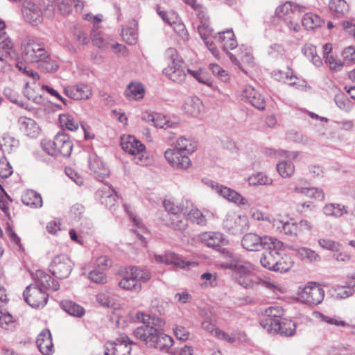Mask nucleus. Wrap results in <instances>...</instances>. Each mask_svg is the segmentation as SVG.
Instances as JSON below:
<instances>
[{
  "instance_id": "obj_42",
  "label": "nucleus",
  "mask_w": 355,
  "mask_h": 355,
  "mask_svg": "<svg viewBox=\"0 0 355 355\" xmlns=\"http://www.w3.org/2000/svg\"><path fill=\"white\" fill-rule=\"evenodd\" d=\"M187 213L188 219H189L191 223L200 226H205L207 225V220L206 216L198 209H191L189 211H188Z\"/></svg>"
},
{
  "instance_id": "obj_9",
  "label": "nucleus",
  "mask_w": 355,
  "mask_h": 355,
  "mask_svg": "<svg viewBox=\"0 0 355 355\" xmlns=\"http://www.w3.org/2000/svg\"><path fill=\"white\" fill-rule=\"evenodd\" d=\"M26 18L31 24H37L42 21V15L49 18L55 15V5L53 0H39L38 6L32 4L24 10Z\"/></svg>"
},
{
  "instance_id": "obj_43",
  "label": "nucleus",
  "mask_w": 355,
  "mask_h": 355,
  "mask_svg": "<svg viewBox=\"0 0 355 355\" xmlns=\"http://www.w3.org/2000/svg\"><path fill=\"white\" fill-rule=\"evenodd\" d=\"M314 314L317 319L329 324H334L337 327H346L347 325V322L340 320L339 317H329L319 311L315 312Z\"/></svg>"
},
{
  "instance_id": "obj_25",
  "label": "nucleus",
  "mask_w": 355,
  "mask_h": 355,
  "mask_svg": "<svg viewBox=\"0 0 355 355\" xmlns=\"http://www.w3.org/2000/svg\"><path fill=\"white\" fill-rule=\"evenodd\" d=\"M329 10L334 19H340L345 18L349 13V6L345 0H330Z\"/></svg>"
},
{
  "instance_id": "obj_50",
  "label": "nucleus",
  "mask_w": 355,
  "mask_h": 355,
  "mask_svg": "<svg viewBox=\"0 0 355 355\" xmlns=\"http://www.w3.org/2000/svg\"><path fill=\"white\" fill-rule=\"evenodd\" d=\"M147 121H153L155 127L161 128H167L171 126L170 122L166 119V117L159 114L148 115Z\"/></svg>"
},
{
  "instance_id": "obj_23",
  "label": "nucleus",
  "mask_w": 355,
  "mask_h": 355,
  "mask_svg": "<svg viewBox=\"0 0 355 355\" xmlns=\"http://www.w3.org/2000/svg\"><path fill=\"white\" fill-rule=\"evenodd\" d=\"M89 167L92 173L94 174V178L101 181L109 175V169L105 166L101 158L96 154H91L89 157Z\"/></svg>"
},
{
  "instance_id": "obj_20",
  "label": "nucleus",
  "mask_w": 355,
  "mask_h": 355,
  "mask_svg": "<svg viewBox=\"0 0 355 355\" xmlns=\"http://www.w3.org/2000/svg\"><path fill=\"white\" fill-rule=\"evenodd\" d=\"M242 96L255 108L263 110L266 107L264 96L254 87L248 85L243 90Z\"/></svg>"
},
{
  "instance_id": "obj_17",
  "label": "nucleus",
  "mask_w": 355,
  "mask_h": 355,
  "mask_svg": "<svg viewBox=\"0 0 355 355\" xmlns=\"http://www.w3.org/2000/svg\"><path fill=\"white\" fill-rule=\"evenodd\" d=\"M188 155L175 149H168L164 153V157L168 164L177 169H186L189 167L191 160Z\"/></svg>"
},
{
  "instance_id": "obj_61",
  "label": "nucleus",
  "mask_w": 355,
  "mask_h": 355,
  "mask_svg": "<svg viewBox=\"0 0 355 355\" xmlns=\"http://www.w3.org/2000/svg\"><path fill=\"white\" fill-rule=\"evenodd\" d=\"M342 55L343 57L342 62H345V64L355 62V49L352 46L345 48L343 51Z\"/></svg>"
},
{
  "instance_id": "obj_46",
  "label": "nucleus",
  "mask_w": 355,
  "mask_h": 355,
  "mask_svg": "<svg viewBox=\"0 0 355 355\" xmlns=\"http://www.w3.org/2000/svg\"><path fill=\"white\" fill-rule=\"evenodd\" d=\"M174 31L184 41H187L189 38V33L186 28L185 25L182 21L178 19L173 20L172 25H171Z\"/></svg>"
},
{
  "instance_id": "obj_33",
  "label": "nucleus",
  "mask_w": 355,
  "mask_h": 355,
  "mask_svg": "<svg viewBox=\"0 0 355 355\" xmlns=\"http://www.w3.org/2000/svg\"><path fill=\"white\" fill-rule=\"evenodd\" d=\"M23 203L26 205L39 208L42 206V199L40 193L33 190L27 191L21 197Z\"/></svg>"
},
{
  "instance_id": "obj_16",
  "label": "nucleus",
  "mask_w": 355,
  "mask_h": 355,
  "mask_svg": "<svg viewBox=\"0 0 355 355\" xmlns=\"http://www.w3.org/2000/svg\"><path fill=\"white\" fill-rule=\"evenodd\" d=\"M128 337L118 338L113 342L105 344V355H130L132 347Z\"/></svg>"
},
{
  "instance_id": "obj_57",
  "label": "nucleus",
  "mask_w": 355,
  "mask_h": 355,
  "mask_svg": "<svg viewBox=\"0 0 355 355\" xmlns=\"http://www.w3.org/2000/svg\"><path fill=\"white\" fill-rule=\"evenodd\" d=\"M324 58L325 59L326 63L329 64L330 69L333 71H340L345 65V62H342L341 60L335 58L332 55H327L324 56Z\"/></svg>"
},
{
  "instance_id": "obj_38",
  "label": "nucleus",
  "mask_w": 355,
  "mask_h": 355,
  "mask_svg": "<svg viewBox=\"0 0 355 355\" xmlns=\"http://www.w3.org/2000/svg\"><path fill=\"white\" fill-rule=\"evenodd\" d=\"M184 3L190 6L197 15L198 18L203 21H207L208 19L207 16V9L198 0H182Z\"/></svg>"
},
{
  "instance_id": "obj_39",
  "label": "nucleus",
  "mask_w": 355,
  "mask_h": 355,
  "mask_svg": "<svg viewBox=\"0 0 355 355\" xmlns=\"http://www.w3.org/2000/svg\"><path fill=\"white\" fill-rule=\"evenodd\" d=\"M302 52L315 66L320 67L322 64V60L316 53V47L313 44H306L302 47Z\"/></svg>"
},
{
  "instance_id": "obj_11",
  "label": "nucleus",
  "mask_w": 355,
  "mask_h": 355,
  "mask_svg": "<svg viewBox=\"0 0 355 355\" xmlns=\"http://www.w3.org/2000/svg\"><path fill=\"white\" fill-rule=\"evenodd\" d=\"M73 268V263L66 254L55 256L49 266L51 274L58 279H65L69 276Z\"/></svg>"
},
{
  "instance_id": "obj_29",
  "label": "nucleus",
  "mask_w": 355,
  "mask_h": 355,
  "mask_svg": "<svg viewBox=\"0 0 355 355\" xmlns=\"http://www.w3.org/2000/svg\"><path fill=\"white\" fill-rule=\"evenodd\" d=\"M37 345L44 355H50L53 351L51 334L49 329L43 330L37 338Z\"/></svg>"
},
{
  "instance_id": "obj_22",
  "label": "nucleus",
  "mask_w": 355,
  "mask_h": 355,
  "mask_svg": "<svg viewBox=\"0 0 355 355\" xmlns=\"http://www.w3.org/2000/svg\"><path fill=\"white\" fill-rule=\"evenodd\" d=\"M211 185L213 188H215L216 191L220 193L221 196L228 200L241 205H245L248 204V200L236 191L223 185H220L214 182H211Z\"/></svg>"
},
{
  "instance_id": "obj_40",
  "label": "nucleus",
  "mask_w": 355,
  "mask_h": 355,
  "mask_svg": "<svg viewBox=\"0 0 355 355\" xmlns=\"http://www.w3.org/2000/svg\"><path fill=\"white\" fill-rule=\"evenodd\" d=\"M39 69L41 71L46 73H51L57 71L59 65L54 58H53L49 53H47V58H44V60H40Z\"/></svg>"
},
{
  "instance_id": "obj_48",
  "label": "nucleus",
  "mask_w": 355,
  "mask_h": 355,
  "mask_svg": "<svg viewBox=\"0 0 355 355\" xmlns=\"http://www.w3.org/2000/svg\"><path fill=\"white\" fill-rule=\"evenodd\" d=\"M59 120L62 125L71 131H76L78 128V123L69 114H60Z\"/></svg>"
},
{
  "instance_id": "obj_7",
  "label": "nucleus",
  "mask_w": 355,
  "mask_h": 355,
  "mask_svg": "<svg viewBox=\"0 0 355 355\" xmlns=\"http://www.w3.org/2000/svg\"><path fill=\"white\" fill-rule=\"evenodd\" d=\"M21 46V57L26 62L37 63L40 60L47 58L48 51L46 49L31 37L23 39Z\"/></svg>"
},
{
  "instance_id": "obj_52",
  "label": "nucleus",
  "mask_w": 355,
  "mask_h": 355,
  "mask_svg": "<svg viewBox=\"0 0 355 355\" xmlns=\"http://www.w3.org/2000/svg\"><path fill=\"white\" fill-rule=\"evenodd\" d=\"M88 278L96 284H103L107 282V277L105 272L98 268L92 270L88 275Z\"/></svg>"
},
{
  "instance_id": "obj_12",
  "label": "nucleus",
  "mask_w": 355,
  "mask_h": 355,
  "mask_svg": "<svg viewBox=\"0 0 355 355\" xmlns=\"http://www.w3.org/2000/svg\"><path fill=\"white\" fill-rule=\"evenodd\" d=\"M25 302L33 308L43 307L48 301L49 295L37 286L30 285L23 293Z\"/></svg>"
},
{
  "instance_id": "obj_45",
  "label": "nucleus",
  "mask_w": 355,
  "mask_h": 355,
  "mask_svg": "<svg viewBox=\"0 0 355 355\" xmlns=\"http://www.w3.org/2000/svg\"><path fill=\"white\" fill-rule=\"evenodd\" d=\"M12 201V200L10 196L8 195L3 187L0 184V209L8 218H10V214L9 212L8 203Z\"/></svg>"
},
{
  "instance_id": "obj_1",
  "label": "nucleus",
  "mask_w": 355,
  "mask_h": 355,
  "mask_svg": "<svg viewBox=\"0 0 355 355\" xmlns=\"http://www.w3.org/2000/svg\"><path fill=\"white\" fill-rule=\"evenodd\" d=\"M137 318L141 324L134 330V336L148 347L168 352L173 345V340L163 331L165 321L161 318L143 313H138Z\"/></svg>"
},
{
  "instance_id": "obj_37",
  "label": "nucleus",
  "mask_w": 355,
  "mask_h": 355,
  "mask_svg": "<svg viewBox=\"0 0 355 355\" xmlns=\"http://www.w3.org/2000/svg\"><path fill=\"white\" fill-rule=\"evenodd\" d=\"M197 148L196 142L191 141L184 137H180L177 139L175 150L186 154L193 153Z\"/></svg>"
},
{
  "instance_id": "obj_3",
  "label": "nucleus",
  "mask_w": 355,
  "mask_h": 355,
  "mask_svg": "<svg viewBox=\"0 0 355 355\" xmlns=\"http://www.w3.org/2000/svg\"><path fill=\"white\" fill-rule=\"evenodd\" d=\"M150 279L148 270L137 266H129L123 272L122 279L118 285L123 290L139 292L141 289V282H146Z\"/></svg>"
},
{
  "instance_id": "obj_63",
  "label": "nucleus",
  "mask_w": 355,
  "mask_h": 355,
  "mask_svg": "<svg viewBox=\"0 0 355 355\" xmlns=\"http://www.w3.org/2000/svg\"><path fill=\"white\" fill-rule=\"evenodd\" d=\"M12 173V167L9 162L5 158L0 160V176L2 178H7Z\"/></svg>"
},
{
  "instance_id": "obj_15",
  "label": "nucleus",
  "mask_w": 355,
  "mask_h": 355,
  "mask_svg": "<svg viewBox=\"0 0 355 355\" xmlns=\"http://www.w3.org/2000/svg\"><path fill=\"white\" fill-rule=\"evenodd\" d=\"M230 268L236 270L235 279L245 288H253L258 283V278L250 270L240 263H231Z\"/></svg>"
},
{
  "instance_id": "obj_58",
  "label": "nucleus",
  "mask_w": 355,
  "mask_h": 355,
  "mask_svg": "<svg viewBox=\"0 0 355 355\" xmlns=\"http://www.w3.org/2000/svg\"><path fill=\"white\" fill-rule=\"evenodd\" d=\"M297 252L302 259H307L313 261L318 257V254L314 250L307 248H301L297 250Z\"/></svg>"
},
{
  "instance_id": "obj_41",
  "label": "nucleus",
  "mask_w": 355,
  "mask_h": 355,
  "mask_svg": "<svg viewBox=\"0 0 355 355\" xmlns=\"http://www.w3.org/2000/svg\"><path fill=\"white\" fill-rule=\"evenodd\" d=\"M323 212L329 216L340 217L345 213H347V210L344 206L340 204L331 203L324 207Z\"/></svg>"
},
{
  "instance_id": "obj_55",
  "label": "nucleus",
  "mask_w": 355,
  "mask_h": 355,
  "mask_svg": "<svg viewBox=\"0 0 355 355\" xmlns=\"http://www.w3.org/2000/svg\"><path fill=\"white\" fill-rule=\"evenodd\" d=\"M125 92L127 96L139 98L142 97L144 90L139 85L130 84Z\"/></svg>"
},
{
  "instance_id": "obj_30",
  "label": "nucleus",
  "mask_w": 355,
  "mask_h": 355,
  "mask_svg": "<svg viewBox=\"0 0 355 355\" xmlns=\"http://www.w3.org/2000/svg\"><path fill=\"white\" fill-rule=\"evenodd\" d=\"M214 38H218L221 46L225 52L235 49L238 45L232 30L218 33L217 35L214 36Z\"/></svg>"
},
{
  "instance_id": "obj_60",
  "label": "nucleus",
  "mask_w": 355,
  "mask_h": 355,
  "mask_svg": "<svg viewBox=\"0 0 355 355\" xmlns=\"http://www.w3.org/2000/svg\"><path fill=\"white\" fill-rule=\"evenodd\" d=\"M200 279L203 281L201 286L203 287L215 286L217 284L216 277L211 272H205L200 276Z\"/></svg>"
},
{
  "instance_id": "obj_31",
  "label": "nucleus",
  "mask_w": 355,
  "mask_h": 355,
  "mask_svg": "<svg viewBox=\"0 0 355 355\" xmlns=\"http://www.w3.org/2000/svg\"><path fill=\"white\" fill-rule=\"evenodd\" d=\"M19 123L21 130L27 136L34 137L38 133L39 127L33 119L27 117H20Z\"/></svg>"
},
{
  "instance_id": "obj_19",
  "label": "nucleus",
  "mask_w": 355,
  "mask_h": 355,
  "mask_svg": "<svg viewBox=\"0 0 355 355\" xmlns=\"http://www.w3.org/2000/svg\"><path fill=\"white\" fill-rule=\"evenodd\" d=\"M64 91L69 98L76 101L88 99L92 94L90 86L83 83L68 86L64 88Z\"/></svg>"
},
{
  "instance_id": "obj_21",
  "label": "nucleus",
  "mask_w": 355,
  "mask_h": 355,
  "mask_svg": "<svg viewBox=\"0 0 355 355\" xmlns=\"http://www.w3.org/2000/svg\"><path fill=\"white\" fill-rule=\"evenodd\" d=\"M155 259L157 262L164 263L167 265H173L180 268H189L193 263L182 259V257L172 252H166L163 255L155 254Z\"/></svg>"
},
{
  "instance_id": "obj_2",
  "label": "nucleus",
  "mask_w": 355,
  "mask_h": 355,
  "mask_svg": "<svg viewBox=\"0 0 355 355\" xmlns=\"http://www.w3.org/2000/svg\"><path fill=\"white\" fill-rule=\"evenodd\" d=\"M264 252L260 257V263L269 270L288 272L293 266L291 258L284 253V244L282 241L273 238L272 245L265 248Z\"/></svg>"
},
{
  "instance_id": "obj_35",
  "label": "nucleus",
  "mask_w": 355,
  "mask_h": 355,
  "mask_svg": "<svg viewBox=\"0 0 355 355\" xmlns=\"http://www.w3.org/2000/svg\"><path fill=\"white\" fill-rule=\"evenodd\" d=\"M184 108L189 114L197 116L201 112L202 103L200 99L196 96L191 97L186 101Z\"/></svg>"
},
{
  "instance_id": "obj_49",
  "label": "nucleus",
  "mask_w": 355,
  "mask_h": 355,
  "mask_svg": "<svg viewBox=\"0 0 355 355\" xmlns=\"http://www.w3.org/2000/svg\"><path fill=\"white\" fill-rule=\"evenodd\" d=\"M55 14L59 12L60 15L64 16L69 15L72 10V6L67 0L58 1L55 2Z\"/></svg>"
},
{
  "instance_id": "obj_32",
  "label": "nucleus",
  "mask_w": 355,
  "mask_h": 355,
  "mask_svg": "<svg viewBox=\"0 0 355 355\" xmlns=\"http://www.w3.org/2000/svg\"><path fill=\"white\" fill-rule=\"evenodd\" d=\"M60 306L63 311L71 316L82 318L85 313L83 306L71 300L62 301Z\"/></svg>"
},
{
  "instance_id": "obj_26",
  "label": "nucleus",
  "mask_w": 355,
  "mask_h": 355,
  "mask_svg": "<svg viewBox=\"0 0 355 355\" xmlns=\"http://www.w3.org/2000/svg\"><path fill=\"white\" fill-rule=\"evenodd\" d=\"M163 205L165 210L168 212L166 217L168 218L178 216L181 213L187 214L188 209H189V207L192 206V202L189 200L186 199L182 200V204L180 205H176L173 202L169 200H164Z\"/></svg>"
},
{
  "instance_id": "obj_47",
  "label": "nucleus",
  "mask_w": 355,
  "mask_h": 355,
  "mask_svg": "<svg viewBox=\"0 0 355 355\" xmlns=\"http://www.w3.org/2000/svg\"><path fill=\"white\" fill-rule=\"evenodd\" d=\"M318 244L322 248L335 252H339L342 247L339 243L329 239H320Z\"/></svg>"
},
{
  "instance_id": "obj_5",
  "label": "nucleus",
  "mask_w": 355,
  "mask_h": 355,
  "mask_svg": "<svg viewBox=\"0 0 355 355\" xmlns=\"http://www.w3.org/2000/svg\"><path fill=\"white\" fill-rule=\"evenodd\" d=\"M43 150L49 155L68 157L70 156L73 144L69 136L64 133H58L53 141H44L42 142Z\"/></svg>"
},
{
  "instance_id": "obj_24",
  "label": "nucleus",
  "mask_w": 355,
  "mask_h": 355,
  "mask_svg": "<svg viewBox=\"0 0 355 355\" xmlns=\"http://www.w3.org/2000/svg\"><path fill=\"white\" fill-rule=\"evenodd\" d=\"M271 327L270 333L279 334L284 336H292L295 334L297 324L291 320L282 318L277 323L273 324Z\"/></svg>"
},
{
  "instance_id": "obj_56",
  "label": "nucleus",
  "mask_w": 355,
  "mask_h": 355,
  "mask_svg": "<svg viewBox=\"0 0 355 355\" xmlns=\"http://www.w3.org/2000/svg\"><path fill=\"white\" fill-rule=\"evenodd\" d=\"M278 229L286 235H297L298 233V225L295 223L286 222L279 226Z\"/></svg>"
},
{
  "instance_id": "obj_62",
  "label": "nucleus",
  "mask_w": 355,
  "mask_h": 355,
  "mask_svg": "<svg viewBox=\"0 0 355 355\" xmlns=\"http://www.w3.org/2000/svg\"><path fill=\"white\" fill-rule=\"evenodd\" d=\"M338 298L345 299L354 294L353 288L348 286H338L335 290Z\"/></svg>"
},
{
  "instance_id": "obj_10",
  "label": "nucleus",
  "mask_w": 355,
  "mask_h": 355,
  "mask_svg": "<svg viewBox=\"0 0 355 355\" xmlns=\"http://www.w3.org/2000/svg\"><path fill=\"white\" fill-rule=\"evenodd\" d=\"M324 297V290L315 282H309L297 292V299L302 303L314 306L320 304Z\"/></svg>"
},
{
  "instance_id": "obj_53",
  "label": "nucleus",
  "mask_w": 355,
  "mask_h": 355,
  "mask_svg": "<svg viewBox=\"0 0 355 355\" xmlns=\"http://www.w3.org/2000/svg\"><path fill=\"white\" fill-rule=\"evenodd\" d=\"M187 72L193 77L196 80H197L199 83L205 84L208 86L211 85V81L208 78L206 73L202 69L199 70H191L187 69Z\"/></svg>"
},
{
  "instance_id": "obj_27",
  "label": "nucleus",
  "mask_w": 355,
  "mask_h": 355,
  "mask_svg": "<svg viewBox=\"0 0 355 355\" xmlns=\"http://www.w3.org/2000/svg\"><path fill=\"white\" fill-rule=\"evenodd\" d=\"M35 282L37 286L44 289L51 288L56 291L60 288L59 283L54 280L51 276L42 270H37L35 272Z\"/></svg>"
},
{
  "instance_id": "obj_6",
  "label": "nucleus",
  "mask_w": 355,
  "mask_h": 355,
  "mask_svg": "<svg viewBox=\"0 0 355 355\" xmlns=\"http://www.w3.org/2000/svg\"><path fill=\"white\" fill-rule=\"evenodd\" d=\"M200 241L207 247L220 252L225 258L235 259V256L225 248L229 243L225 236L219 232H205L199 235Z\"/></svg>"
},
{
  "instance_id": "obj_51",
  "label": "nucleus",
  "mask_w": 355,
  "mask_h": 355,
  "mask_svg": "<svg viewBox=\"0 0 355 355\" xmlns=\"http://www.w3.org/2000/svg\"><path fill=\"white\" fill-rule=\"evenodd\" d=\"M248 182L250 185H263L272 183V180L262 173H257L249 177Z\"/></svg>"
},
{
  "instance_id": "obj_44",
  "label": "nucleus",
  "mask_w": 355,
  "mask_h": 355,
  "mask_svg": "<svg viewBox=\"0 0 355 355\" xmlns=\"http://www.w3.org/2000/svg\"><path fill=\"white\" fill-rule=\"evenodd\" d=\"M277 170L282 178H286L291 177L294 173L295 166L291 162L283 161L277 164Z\"/></svg>"
},
{
  "instance_id": "obj_18",
  "label": "nucleus",
  "mask_w": 355,
  "mask_h": 355,
  "mask_svg": "<svg viewBox=\"0 0 355 355\" xmlns=\"http://www.w3.org/2000/svg\"><path fill=\"white\" fill-rule=\"evenodd\" d=\"M283 312V309L278 306H270L266 309L263 316L259 322L261 326L266 329L268 332H271V327L273 326V324L282 319Z\"/></svg>"
},
{
  "instance_id": "obj_14",
  "label": "nucleus",
  "mask_w": 355,
  "mask_h": 355,
  "mask_svg": "<svg viewBox=\"0 0 355 355\" xmlns=\"http://www.w3.org/2000/svg\"><path fill=\"white\" fill-rule=\"evenodd\" d=\"M247 223L245 216H241L234 213H229L223 220V226L228 233L239 235L246 230Z\"/></svg>"
},
{
  "instance_id": "obj_28",
  "label": "nucleus",
  "mask_w": 355,
  "mask_h": 355,
  "mask_svg": "<svg viewBox=\"0 0 355 355\" xmlns=\"http://www.w3.org/2000/svg\"><path fill=\"white\" fill-rule=\"evenodd\" d=\"M101 204L111 209L116 202V193L110 185H105L96 192Z\"/></svg>"
},
{
  "instance_id": "obj_13",
  "label": "nucleus",
  "mask_w": 355,
  "mask_h": 355,
  "mask_svg": "<svg viewBox=\"0 0 355 355\" xmlns=\"http://www.w3.org/2000/svg\"><path fill=\"white\" fill-rule=\"evenodd\" d=\"M271 236H261L254 233L245 234L241 240V245L248 251H259L272 245Z\"/></svg>"
},
{
  "instance_id": "obj_34",
  "label": "nucleus",
  "mask_w": 355,
  "mask_h": 355,
  "mask_svg": "<svg viewBox=\"0 0 355 355\" xmlns=\"http://www.w3.org/2000/svg\"><path fill=\"white\" fill-rule=\"evenodd\" d=\"M0 49L2 50V54L0 57L3 60L15 55L13 49V43L6 33L0 32Z\"/></svg>"
},
{
  "instance_id": "obj_36",
  "label": "nucleus",
  "mask_w": 355,
  "mask_h": 355,
  "mask_svg": "<svg viewBox=\"0 0 355 355\" xmlns=\"http://www.w3.org/2000/svg\"><path fill=\"white\" fill-rule=\"evenodd\" d=\"M166 225L175 231L181 233L184 232L187 228V219L180 214L170 217L167 219Z\"/></svg>"
},
{
  "instance_id": "obj_8",
  "label": "nucleus",
  "mask_w": 355,
  "mask_h": 355,
  "mask_svg": "<svg viewBox=\"0 0 355 355\" xmlns=\"http://www.w3.org/2000/svg\"><path fill=\"white\" fill-rule=\"evenodd\" d=\"M121 146L125 153L134 156L137 164L144 165L147 164L148 157L146 156V147L134 136H123L121 138Z\"/></svg>"
},
{
  "instance_id": "obj_59",
  "label": "nucleus",
  "mask_w": 355,
  "mask_h": 355,
  "mask_svg": "<svg viewBox=\"0 0 355 355\" xmlns=\"http://www.w3.org/2000/svg\"><path fill=\"white\" fill-rule=\"evenodd\" d=\"M16 67L24 74L33 78V80H38L40 78V75L37 72L31 69L21 62H17L16 64Z\"/></svg>"
},
{
  "instance_id": "obj_54",
  "label": "nucleus",
  "mask_w": 355,
  "mask_h": 355,
  "mask_svg": "<svg viewBox=\"0 0 355 355\" xmlns=\"http://www.w3.org/2000/svg\"><path fill=\"white\" fill-rule=\"evenodd\" d=\"M121 36L124 41L128 44L132 45L136 43L137 35L135 30L131 27L123 28Z\"/></svg>"
},
{
  "instance_id": "obj_64",
  "label": "nucleus",
  "mask_w": 355,
  "mask_h": 355,
  "mask_svg": "<svg viewBox=\"0 0 355 355\" xmlns=\"http://www.w3.org/2000/svg\"><path fill=\"white\" fill-rule=\"evenodd\" d=\"M289 139L296 143L308 144L309 139L300 132H291L288 135Z\"/></svg>"
},
{
  "instance_id": "obj_4",
  "label": "nucleus",
  "mask_w": 355,
  "mask_h": 355,
  "mask_svg": "<svg viewBox=\"0 0 355 355\" xmlns=\"http://www.w3.org/2000/svg\"><path fill=\"white\" fill-rule=\"evenodd\" d=\"M164 55L168 60V64L163 69V73L173 82L178 84L183 83L187 77L185 69L182 66L183 59L174 48L167 49Z\"/></svg>"
}]
</instances>
